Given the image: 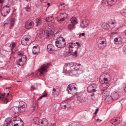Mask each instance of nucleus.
Returning <instances> with one entry per match:
<instances>
[{
  "label": "nucleus",
  "instance_id": "nucleus-44",
  "mask_svg": "<svg viewBox=\"0 0 126 126\" xmlns=\"http://www.w3.org/2000/svg\"><path fill=\"white\" fill-rule=\"evenodd\" d=\"M31 89L32 90H33L36 89L35 88L34 86H31Z\"/></svg>",
  "mask_w": 126,
  "mask_h": 126
},
{
  "label": "nucleus",
  "instance_id": "nucleus-26",
  "mask_svg": "<svg viewBox=\"0 0 126 126\" xmlns=\"http://www.w3.org/2000/svg\"><path fill=\"white\" fill-rule=\"evenodd\" d=\"M75 27V25L71 23L68 25V29L69 30H71L74 28Z\"/></svg>",
  "mask_w": 126,
  "mask_h": 126
},
{
  "label": "nucleus",
  "instance_id": "nucleus-54",
  "mask_svg": "<svg viewBox=\"0 0 126 126\" xmlns=\"http://www.w3.org/2000/svg\"><path fill=\"white\" fill-rule=\"evenodd\" d=\"M3 0H0V3H2L3 1Z\"/></svg>",
  "mask_w": 126,
  "mask_h": 126
},
{
  "label": "nucleus",
  "instance_id": "nucleus-2",
  "mask_svg": "<svg viewBox=\"0 0 126 126\" xmlns=\"http://www.w3.org/2000/svg\"><path fill=\"white\" fill-rule=\"evenodd\" d=\"M33 122L35 124L39 125V126H47L48 122L45 118L39 119L38 118H35L33 120Z\"/></svg>",
  "mask_w": 126,
  "mask_h": 126
},
{
  "label": "nucleus",
  "instance_id": "nucleus-57",
  "mask_svg": "<svg viewBox=\"0 0 126 126\" xmlns=\"http://www.w3.org/2000/svg\"><path fill=\"white\" fill-rule=\"evenodd\" d=\"M66 107V105H64L63 106V107H64V108H65Z\"/></svg>",
  "mask_w": 126,
  "mask_h": 126
},
{
  "label": "nucleus",
  "instance_id": "nucleus-27",
  "mask_svg": "<svg viewBox=\"0 0 126 126\" xmlns=\"http://www.w3.org/2000/svg\"><path fill=\"white\" fill-rule=\"evenodd\" d=\"M114 41L116 42H117L116 44H118L122 42V39L121 38H117L114 39Z\"/></svg>",
  "mask_w": 126,
  "mask_h": 126
},
{
  "label": "nucleus",
  "instance_id": "nucleus-63",
  "mask_svg": "<svg viewBox=\"0 0 126 126\" xmlns=\"http://www.w3.org/2000/svg\"><path fill=\"white\" fill-rule=\"evenodd\" d=\"M17 82H20V81H17Z\"/></svg>",
  "mask_w": 126,
  "mask_h": 126
},
{
  "label": "nucleus",
  "instance_id": "nucleus-47",
  "mask_svg": "<svg viewBox=\"0 0 126 126\" xmlns=\"http://www.w3.org/2000/svg\"><path fill=\"white\" fill-rule=\"evenodd\" d=\"M76 44L78 46H80V44L78 42H76Z\"/></svg>",
  "mask_w": 126,
  "mask_h": 126
},
{
  "label": "nucleus",
  "instance_id": "nucleus-38",
  "mask_svg": "<svg viewBox=\"0 0 126 126\" xmlns=\"http://www.w3.org/2000/svg\"><path fill=\"white\" fill-rule=\"evenodd\" d=\"M17 54L18 55L22 56L24 55L23 52L21 51H18L17 52Z\"/></svg>",
  "mask_w": 126,
  "mask_h": 126
},
{
  "label": "nucleus",
  "instance_id": "nucleus-35",
  "mask_svg": "<svg viewBox=\"0 0 126 126\" xmlns=\"http://www.w3.org/2000/svg\"><path fill=\"white\" fill-rule=\"evenodd\" d=\"M52 16H48L46 18V20L47 21H50L52 20L53 18L52 17Z\"/></svg>",
  "mask_w": 126,
  "mask_h": 126
},
{
  "label": "nucleus",
  "instance_id": "nucleus-64",
  "mask_svg": "<svg viewBox=\"0 0 126 126\" xmlns=\"http://www.w3.org/2000/svg\"><path fill=\"white\" fill-rule=\"evenodd\" d=\"M9 93H8L7 94V95H8H8H9Z\"/></svg>",
  "mask_w": 126,
  "mask_h": 126
},
{
  "label": "nucleus",
  "instance_id": "nucleus-42",
  "mask_svg": "<svg viewBox=\"0 0 126 126\" xmlns=\"http://www.w3.org/2000/svg\"><path fill=\"white\" fill-rule=\"evenodd\" d=\"M27 12H29L30 11V8L29 7H26L25 8Z\"/></svg>",
  "mask_w": 126,
  "mask_h": 126
},
{
  "label": "nucleus",
  "instance_id": "nucleus-12",
  "mask_svg": "<svg viewBox=\"0 0 126 126\" xmlns=\"http://www.w3.org/2000/svg\"><path fill=\"white\" fill-rule=\"evenodd\" d=\"M76 64L74 67L75 69L77 70V72L79 74L83 72L84 70L82 68V66L80 64V63H76Z\"/></svg>",
  "mask_w": 126,
  "mask_h": 126
},
{
  "label": "nucleus",
  "instance_id": "nucleus-34",
  "mask_svg": "<svg viewBox=\"0 0 126 126\" xmlns=\"http://www.w3.org/2000/svg\"><path fill=\"white\" fill-rule=\"evenodd\" d=\"M121 12L122 15L125 16L126 14V10L125 9H123L122 10Z\"/></svg>",
  "mask_w": 126,
  "mask_h": 126
},
{
  "label": "nucleus",
  "instance_id": "nucleus-56",
  "mask_svg": "<svg viewBox=\"0 0 126 126\" xmlns=\"http://www.w3.org/2000/svg\"><path fill=\"white\" fill-rule=\"evenodd\" d=\"M111 25H114V22H111Z\"/></svg>",
  "mask_w": 126,
  "mask_h": 126
},
{
  "label": "nucleus",
  "instance_id": "nucleus-22",
  "mask_svg": "<svg viewBox=\"0 0 126 126\" xmlns=\"http://www.w3.org/2000/svg\"><path fill=\"white\" fill-rule=\"evenodd\" d=\"M117 0H107L108 4L110 6L115 4L117 2Z\"/></svg>",
  "mask_w": 126,
  "mask_h": 126
},
{
  "label": "nucleus",
  "instance_id": "nucleus-18",
  "mask_svg": "<svg viewBox=\"0 0 126 126\" xmlns=\"http://www.w3.org/2000/svg\"><path fill=\"white\" fill-rule=\"evenodd\" d=\"M47 51L50 53H53L54 51V47L51 44H48L47 46Z\"/></svg>",
  "mask_w": 126,
  "mask_h": 126
},
{
  "label": "nucleus",
  "instance_id": "nucleus-29",
  "mask_svg": "<svg viewBox=\"0 0 126 126\" xmlns=\"http://www.w3.org/2000/svg\"><path fill=\"white\" fill-rule=\"evenodd\" d=\"M37 108V103H34L32 107V111L33 112Z\"/></svg>",
  "mask_w": 126,
  "mask_h": 126
},
{
  "label": "nucleus",
  "instance_id": "nucleus-53",
  "mask_svg": "<svg viewBox=\"0 0 126 126\" xmlns=\"http://www.w3.org/2000/svg\"><path fill=\"white\" fill-rule=\"evenodd\" d=\"M107 82H103V83H102L101 84H104V83H107Z\"/></svg>",
  "mask_w": 126,
  "mask_h": 126
},
{
  "label": "nucleus",
  "instance_id": "nucleus-20",
  "mask_svg": "<svg viewBox=\"0 0 126 126\" xmlns=\"http://www.w3.org/2000/svg\"><path fill=\"white\" fill-rule=\"evenodd\" d=\"M39 48L38 47H37L35 46L33 47L32 52L34 54H36L39 53Z\"/></svg>",
  "mask_w": 126,
  "mask_h": 126
},
{
  "label": "nucleus",
  "instance_id": "nucleus-11",
  "mask_svg": "<svg viewBox=\"0 0 126 126\" xmlns=\"http://www.w3.org/2000/svg\"><path fill=\"white\" fill-rule=\"evenodd\" d=\"M119 97V94L117 92H114L111 94V95L108 97L109 99V101L112 100H116L118 99Z\"/></svg>",
  "mask_w": 126,
  "mask_h": 126
},
{
  "label": "nucleus",
  "instance_id": "nucleus-23",
  "mask_svg": "<svg viewBox=\"0 0 126 126\" xmlns=\"http://www.w3.org/2000/svg\"><path fill=\"white\" fill-rule=\"evenodd\" d=\"M71 23L75 25L77 23V18L75 17H72L70 19Z\"/></svg>",
  "mask_w": 126,
  "mask_h": 126
},
{
  "label": "nucleus",
  "instance_id": "nucleus-39",
  "mask_svg": "<svg viewBox=\"0 0 126 126\" xmlns=\"http://www.w3.org/2000/svg\"><path fill=\"white\" fill-rule=\"evenodd\" d=\"M5 121L7 122V123H9L10 124H11L12 123V120L11 119L9 118H7L5 119Z\"/></svg>",
  "mask_w": 126,
  "mask_h": 126
},
{
  "label": "nucleus",
  "instance_id": "nucleus-14",
  "mask_svg": "<svg viewBox=\"0 0 126 126\" xmlns=\"http://www.w3.org/2000/svg\"><path fill=\"white\" fill-rule=\"evenodd\" d=\"M34 25V23L32 21H27L25 23V27L27 29L32 28Z\"/></svg>",
  "mask_w": 126,
  "mask_h": 126
},
{
  "label": "nucleus",
  "instance_id": "nucleus-46",
  "mask_svg": "<svg viewBox=\"0 0 126 126\" xmlns=\"http://www.w3.org/2000/svg\"><path fill=\"white\" fill-rule=\"evenodd\" d=\"M99 110V109H97L96 110L95 112H94L95 114H96L97 113L98 111Z\"/></svg>",
  "mask_w": 126,
  "mask_h": 126
},
{
  "label": "nucleus",
  "instance_id": "nucleus-9",
  "mask_svg": "<svg viewBox=\"0 0 126 126\" xmlns=\"http://www.w3.org/2000/svg\"><path fill=\"white\" fill-rule=\"evenodd\" d=\"M10 12V9L9 6L6 5L4 7L1 11V15L3 16H6Z\"/></svg>",
  "mask_w": 126,
  "mask_h": 126
},
{
  "label": "nucleus",
  "instance_id": "nucleus-31",
  "mask_svg": "<svg viewBox=\"0 0 126 126\" xmlns=\"http://www.w3.org/2000/svg\"><path fill=\"white\" fill-rule=\"evenodd\" d=\"M36 22L37 23L36 26H37L38 25H40L42 23V21L41 19H38L36 20Z\"/></svg>",
  "mask_w": 126,
  "mask_h": 126
},
{
  "label": "nucleus",
  "instance_id": "nucleus-15",
  "mask_svg": "<svg viewBox=\"0 0 126 126\" xmlns=\"http://www.w3.org/2000/svg\"><path fill=\"white\" fill-rule=\"evenodd\" d=\"M10 110L13 114H19L20 113L18 108L17 107L14 106L12 107Z\"/></svg>",
  "mask_w": 126,
  "mask_h": 126
},
{
  "label": "nucleus",
  "instance_id": "nucleus-17",
  "mask_svg": "<svg viewBox=\"0 0 126 126\" xmlns=\"http://www.w3.org/2000/svg\"><path fill=\"white\" fill-rule=\"evenodd\" d=\"M120 119L119 117H117L115 119L111 120L110 123L114 125H116L120 123Z\"/></svg>",
  "mask_w": 126,
  "mask_h": 126
},
{
  "label": "nucleus",
  "instance_id": "nucleus-61",
  "mask_svg": "<svg viewBox=\"0 0 126 126\" xmlns=\"http://www.w3.org/2000/svg\"><path fill=\"white\" fill-rule=\"evenodd\" d=\"M86 25H89V23H87V24H86Z\"/></svg>",
  "mask_w": 126,
  "mask_h": 126
},
{
  "label": "nucleus",
  "instance_id": "nucleus-16",
  "mask_svg": "<svg viewBox=\"0 0 126 126\" xmlns=\"http://www.w3.org/2000/svg\"><path fill=\"white\" fill-rule=\"evenodd\" d=\"M77 100L80 102L83 103L86 101L85 97L82 94H79L77 96Z\"/></svg>",
  "mask_w": 126,
  "mask_h": 126
},
{
  "label": "nucleus",
  "instance_id": "nucleus-32",
  "mask_svg": "<svg viewBox=\"0 0 126 126\" xmlns=\"http://www.w3.org/2000/svg\"><path fill=\"white\" fill-rule=\"evenodd\" d=\"M19 119H20V122L18 123V126H22L24 124V123L20 118H19Z\"/></svg>",
  "mask_w": 126,
  "mask_h": 126
},
{
  "label": "nucleus",
  "instance_id": "nucleus-13",
  "mask_svg": "<svg viewBox=\"0 0 126 126\" xmlns=\"http://www.w3.org/2000/svg\"><path fill=\"white\" fill-rule=\"evenodd\" d=\"M60 87H56L53 88L52 89L53 95L54 96H58L60 93Z\"/></svg>",
  "mask_w": 126,
  "mask_h": 126
},
{
  "label": "nucleus",
  "instance_id": "nucleus-21",
  "mask_svg": "<svg viewBox=\"0 0 126 126\" xmlns=\"http://www.w3.org/2000/svg\"><path fill=\"white\" fill-rule=\"evenodd\" d=\"M59 8L61 10H66L68 9V6L66 4L63 3L60 5Z\"/></svg>",
  "mask_w": 126,
  "mask_h": 126
},
{
  "label": "nucleus",
  "instance_id": "nucleus-55",
  "mask_svg": "<svg viewBox=\"0 0 126 126\" xmlns=\"http://www.w3.org/2000/svg\"><path fill=\"white\" fill-rule=\"evenodd\" d=\"M126 48H125V46H124V47H123V50H125L126 49Z\"/></svg>",
  "mask_w": 126,
  "mask_h": 126
},
{
  "label": "nucleus",
  "instance_id": "nucleus-51",
  "mask_svg": "<svg viewBox=\"0 0 126 126\" xmlns=\"http://www.w3.org/2000/svg\"><path fill=\"white\" fill-rule=\"evenodd\" d=\"M5 94V93H4L2 94V95L3 96L2 97H4V96Z\"/></svg>",
  "mask_w": 126,
  "mask_h": 126
},
{
  "label": "nucleus",
  "instance_id": "nucleus-40",
  "mask_svg": "<svg viewBox=\"0 0 126 126\" xmlns=\"http://www.w3.org/2000/svg\"><path fill=\"white\" fill-rule=\"evenodd\" d=\"M22 59H23L22 61H23V63H25L26 62V57H22Z\"/></svg>",
  "mask_w": 126,
  "mask_h": 126
},
{
  "label": "nucleus",
  "instance_id": "nucleus-62",
  "mask_svg": "<svg viewBox=\"0 0 126 126\" xmlns=\"http://www.w3.org/2000/svg\"><path fill=\"white\" fill-rule=\"evenodd\" d=\"M126 30H125V34H126Z\"/></svg>",
  "mask_w": 126,
  "mask_h": 126
},
{
  "label": "nucleus",
  "instance_id": "nucleus-4",
  "mask_svg": "<svg viewBox=\"0 0 126 126\" xmlns=\"http://www.w3.org/2000/svg\"><path fill=\"white\" fill-rule=\"evenodd\" d=\"M66 90L69 93L73 94L76 93L77 89L74 84H73L68 85Z\"/></svg>",
  "mask_w": 126,
  "mask_h": 126
},
{
  "label": "nucleus",
  "instance_id": "nucleus-8",
  "mask_svg": "<svg viewBox=\"0 0 126 126\" xmlns=\"http://www.w3.org/2000/svg\"><path fill=\"white\" fill-rule=\"evenodd\" d=\"M26 103L24 102H20L18 107L20 113L24 112L26 110Z\"/></svg>",
  "mask_w": 126,
  "mask_h": 126
},
{
  "label": "nucleus",
  "instance_id": "nucleus-59",
  "mask_svg": "<svg viewBox=\"0 0 126 126\" xmlns=\"http://www.w3.org/2000/svg\"><path fill=\"white\" fill-rule=\"evenodd\" d=\"M47 5H48L49 6V5H50V3H47Z\"/></svg>",
  "mask_w": 126,
  "mask_h": 126
},
{
  "label": "nucleus",
  "instance_id": "nucleus-28",
  "mask_svg": "<svg viewBox=\"0 0 126 126\" xmlns=\"http://www.w3.org/2000/svg\"><path fill=\"white\" fill-rule=\"evenodd\" d=\"M0 98L3 101H4L5 102H6V104L9 101L8 99V98H5L4 97H2L1 95V93H0Z\"/></svg>",
  "mask_w": 126,
  "mask_h": 126
},
{
  "label": "nucleus",
  "instance_id": "nucleus-52",
  "mask_svg": "<svg viewBox=\"0 0 126 126\" xmlns=\"http://www.w3.org/2000/svg\"><path fill=\"white\" fill-rule=\"evenodd\" d=\"M81 35L82 36H84V35H85V33H82L81 34Z\"/></svg>",
  "mask_w": 126,
  "mask_h": 126
},
{
  "label": "nucleus",
  "instance_id": "nucleus-19",
  "mask_svg": "<svg viewBox=\"0 0 126 126\" xmlns=\"http://www.w3.org/2000/svg\"><path fill=\"white\" fill-rule=\"evenodd\" d=\"M67 16V15L65 13H62L59 16V17H61V19L60 20V21H63L64 20V19L66 18Z\"/></svg>",
  "mask_w": 126,
  "mask_h": 126
},
{
  "label": "nucleus",
  "instance_id": "nucleus-24",
  "mask_svg": "<svg viewBox=\"0 0 126 126\" xmlns=\"http://www.w3.org/2000/svg\"><path fill=\"white\" fill-rule=\"evenodd\" d=\"M9 21L10 22V28L11 29V27L14 25L15 21V19L14 18H11L10 19Z\"/></svg>",
  "mask_w": 126,
  "mask_h": 126
},
{
  "label": "nucleus",
  "instance_id": "nucleus-33",
  "mask_svg": "<svg viewBox=\"0 0 126 126\" xmlns=\"http://www.w3.org/2000/svg\"><path fill=\"white\" fill-rule=\"evenodd\" d=\"M16 44L14 43V42H12L10 45V47H11V49H13L16 46Z\"/></svg>",
  "mask_w": 126,
  "mask_h": 126
},
{
  "label": "nucleus",
  "instance_id": "nucleus-36",
  "mask_svg": "<svg viewBox=\"0 0 126 126\" xmlns=\"http://www.w3.org/2000/svg\"><path fill=\"white\" fill-rule=\"evenodd\" d=\"M47 95V94L46 93L44 94L43 95L40 96L39 98H38V100H39L42 98L43 97L46 96Z\"/></svg>",
  "mask_w": 126,
  "mask_h": 126
},
{
  "label": "nucleus",
  "instance_id": "nucleus-58",
  "mask_svg": "<svg viewBox=\"0 0 126 126\" xmlns=\"http://www.w3.org/2000/svg\"><path fill=\"white\" fill-rule=\"evenodd\" d=\"M11 88V87H7L6 88V89H9L10 88Z\"/></svg>",
  "mask_w": 126,
  "mask_h": 126
},
{
  "label": "nucleus",
  "instance_id": "nucleus-10",
  "mask_svg": "<svg viewBox=\"0 0 126 126\" xmlns=\"http://www.w3.org/2000/svg\"><path fill=\"white\" fill-rule=\"evenodd\" d=\"M48 67V66L46 65L41 66L38 69V72L39 73V75L42 76H44V73L47 70Z\"/></svg>",
  "mask_w": 126,
  "mask_h": 126
},
{
  "label": "nucleus",
  "instance_id": "nucleus-49",
  "mask_svg": "<svg viewBox=\"0 0 126 126\" xmlns=\"http://www.w3.org/2000/svg\"><path fill=\"white\" fill-rule=\"evenodd\" d=\"M18 123H17L14 125V126H18Z\"/></svg>",
  "mask_w": 126,
  "mask_h": 126
},
{
  "label": "nucleus",
  "instance_id": "nucleus-41",
  "mask_svg": "<svg viewBox=\"0 0 126 126\" xmlns=\"http://www.w3.org/2000/svg\"><path fill=\"white\" fill-rule=\"evenodd\" d=\"M4 125L6 126H8L10 125V124L9 123H7V122L5 121L4 122Z\"/></svg>",
  "mask_w": 126,
  "mask_h": 126
},
{
  "label": "nucleus",
  "instance_id": "nucleus-48",
  "mask_svg": "<svg viewBox=\"0 0 126 126\" xmlns=\"http://www.w3.org/2000/svg\"><path fill=\"white\" fill-rule=\"evenodd\" d=\"M104 80L105 81H107L108 80V79L105 78H104Z\"/></svg>",
  "mask_w": 126,
  "mask_h": 126
},
{
  "label": "nucleus",
  "instance_id": "nucleus-45",
  "mask_svg": "<svg viewBox=\"0 0 126 126\" xmlns=\"http://www.w3.org/2000/svg\"><path fill=\"white\" fill-rule=\"evenodd\" d=\"M24 63H21V64L19 63H17L18 65H20V66H23L24 65Z\"/></svg>",
  "mask_w": 126,
  "mask_h": 126
},
{
  "label": "nucleus",
  "instance_id": "nucleus-43",
  "mask_svg": "<svg viewBox=\"0 0 126 126\" xmlns=\"http://www.w3.org/2000/svg\"><path fill=\"white\" fill-rule=\"evenodd\" d=\"M23 59H22V58H19L18 60H17V62H22L23 63L22 61Z\"/></svg>",
  "mask_w": 126,
  "mask_h": 126
},
{
  "label": "nucleus",
  "instance_id": "nucleus-50",
  "mask_svg": "<svg viewBox=\"0 0 126 126\" xmlns=\"http://www.w3.org/2000/svg\"><path fill=\"white\" fill-rule=\"evenodd\" d=\"M19 118H17V117H16V119L15 120V121H19V120H20V119H19Z\"/></svg>",
  "mask_w": 126,
  "mask_h": 126
},
{
  "label": "nucleus",
  "instance_id": "nucleus-7",
  "mask_svg": "<svg viewBox=\"0 0 126 126\" xmlns=\"http://www.w3.org/2000/svg\"><path fill=\"white\" fill-rule=\"evenodd\" d=\"M97 86V85L95 83H92L89 84V86L87 88L88 92L92 93L95 92Z\"/></svg>",
  "mask_w": 126,
  "mask_h": 126
},
{
  "label": "nucleus",
  "instance_id": "nucleus-60",
  "mask_svg": "<svg viewBox=\"0 0 126 126\" xmlns=\"http://www.w3.org/2000/svg\"><path fill=\"white\" fill-rule=\"evenodd\" d=\"M126 87H125V88H124V91L125 92H126V90H125V89H126Z\"/></svg>",
  "mask_w": 126,
  "mask_h": 126
},
{
  "label": "nucleus",
  "instance_id": "nucleus-30",
  "mask_svg": "<svg viewBox=\"0 0 126 126\" xmlns=\"http://www.w3.org/2000/svg\"><path fill=\"white\" fill-rule=\"evenodd\" d=\"M80 26L82 28H84L87 27V26L85 23L84 24V21H82L80 23Z\"/></svg>",
  "mask_w": 126,
  "mask_h": 126
},
{
  "label": "nucleus",
  "instance_id": "nucleus-37",
  "mask_svg": "<svg viewBox=\"0 0 126 126\" xmlns=\"http://www.w3.org/2000/svg\"><path fill=\"white\" fill-rule=\"evenodd\" d=\"M110 26L109 25L106 24L104 26V29H108L110 27Z\"/></svg>",
  "mask_w": 126,
  "mask_h": 126
},
{
  "label": "nucleus",
  "instance_id": "nucleus-1",
  "mask_svg": "<svg viewBox=\"0 0 126 126\" xmlns=\"http://www.w3.org/2000/svg\"><path fill=\"white\" fill-rule=\"evenodd\" d=\"M73 44V43L71 42L67 45L66 47L68 48L67 54L68 56L73 55L74 56H77L78 52H79L80 51H79L78 47L74 48L73 46L72 45Z\"/></svg>",
  "mask_w": 126,
  "mask_h": 126
},
{
  "label": "nucleus",
  "instance_id": "nucleus-3",
  "mask_svg": "<svg viewBox=\"0 0 126 126\" xmlns=\"http://www.w3.org/2000/svg\"><path fill=\"white\" fill-rule=\"evenodd\" d=\"M66 44L64 38L59 36L56 39L55 45L58 48H61L64 47Z\"/></svg>",
  "mask_w": 126,
  "mask_h": 126
},
{
  "label": "nucleus",
  "instance_id": "nucleus-6",
  "mask_svg": "<svg viewBox=\"0 0 126 126\" xmlns=\"http://www.w3.org/2000/svg\"><path fill=\"white\" fill-rule=\"evenodd\" d=\"M106 43V39L103 38H101L99 39L97 42L98 47L100 48H104L106 45H103Z\"/></svg>",
  "mask_w": 126,
  "mask_h": 126
},
{
  "label": "nucleus",
  "instance_id": "nucleus-5",
  "mask_svg": "<svg viewBox=\"0 0 126 126\" xmlns=\"http://www.w3.org/2000/svg\"><path fill=\"white\" fill-rule=\"evenodd\" d=\"M31 38V37L30 36H24L21 41L22 44L24 46L29 45L32 42Z\"/></svg>",
  "mask_w": 126,
  "mask_h": 126
},
{
  "label": "nucleus",
  "instance_id": "nucleus-25",
  "mask_svg": "<svg viewBox=\"0 0 126 126\" xmlns=\"http://www.w3.org/2000/svg\"><path fill=\"white\" fill-rule=\"evenodd\" d=\"M53 32L52 31H50L47 32V37L48 39L51 38L52 36H53Z\"/></svg>",
  "mask_w": 126,
  "mask_h": 126
}]
</instances>
